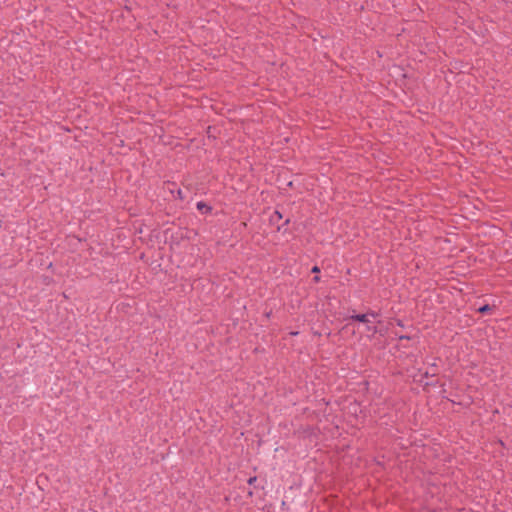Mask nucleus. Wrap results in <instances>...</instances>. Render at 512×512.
Masks as SVG:
<instances>
[{
	"mask_svg": "<svg viewBox=\"0 0 512 512\" xmlns=\"http://www.w3.org/2000/svg\"><path fill=\"white\" fill-rule=\"evenodd\" d=\"M378 317V313L371 311L365 314H354L351 315L352 320L359 321L366 325V330L371 334H376L378 332V328L376 322L372 321L371 318L376 319Z\"/></svg>",
	"mask_w": 512,
	"mask_h": 512,
	"instance_id": "f257e3e1",
	"label": "nucleus"
},
{
	"mask_svg": "<svg viewBox=\"0 0 512 512\" xmlns=\"http://www.w3.org/2000/svg\"><path fill=\"white\" fill-rule=\"evenodd\" d=\"M196 207L202 214H208L212 210L211 206L202 201L197 202Z\"/></svg>",
	"mask_w": 512,
	"mask_h": 512,
	"instance_id": "f03ea898",
	"label": "nucleus"
},
{
	"mask_svg": "<svg viewBox=\"0 0 512 512\" xmlns=\"http://www.w3.org/2000/svg\"><path fill=\"white\" fill-rule=\"evenodd\" d=\"M490 309H491V308H490V306H489V305H484V306L479 307V308H478V311H479L480 313H486V312H487V311H489Z\"/></svg>",
	"mask_w": 512,
	"mask_h": 512,
	"instance_id": "7ed1b4c3",
	"label": "nucleus"
},
{
	"mask_svg": "<svg viewBox=\"0 0 512 512\" xmlns=\"http://www.w3.org/2000/svg\"><path fill=\"white\" fill-rule=\"evenodd\" d=\"M177 197H178L179 199H181V200H182V199H184V195H183V193H182V190H181V189H178V190H177Z\"/></svg>",
	"mask_w": 512,
	"mask_h": 512,
	"instance_id": "20e7f679",
	"label": "nucleus"
},
{
	"mask_svg": "<svg viewBox=\"0 0 512 512\" xmlns=\"http://www.w3.org/2000/svg\"><path fill=\"white\" fill-rule=\"evenodd\" d=\"M312 272H313V273H319V272H320L319 267H318V266H314V267L312 268Z\"/></svg>",
	"mask_w": 512,
	"mask_h": 512,
	"instance_id": "39448f33",
	"label": "nucleus"
},
{
	"mask_svg": "<svg viewBox=\"0 0 512 512\" xmlns=\"http://www.w3.org/2000/svg\"><path fill=\"white\" fill-rule=\"evenodd\" d=\"M255 480H256V477H251V478L248 480V482H249V484H252Z\"/></svg>",
	"mask_w": 512,
	"mask_h": 512,
	"instance_id": "423d86ee",
	"label": "nucleus"
},
{
	"mask_svg": "<svg viewBox=\"0 0 512 512\" xmlns=\"http://www.w3.org/2000/svg\"><path fill=\"white\" fill-rule=\"evenodd\" d=\"M319 281H320L319 276H315V277H314V282H319Z\"/></svg>",
	"mask_w": 512,
	"mask_h": 512,
	"instance_id": "0eeeda50",
	"label": "nucleus"
},
{
	"mask_svg": "<svg viewBox=\"0 0 512 512\" xmlns=\"http://www.w3.org/2000/svg\"><path fill=\"white\" fill-rule=\"evenodd\" d=\"M275 214L277 215L278 218L282 217L281 214L278 211H276Z\"/></svg>",
	"mask_w": 512,
	"mask_h": 512,
	"instance_id": "6e6552de",
	"label": "nucleus"
}]
</instances>
